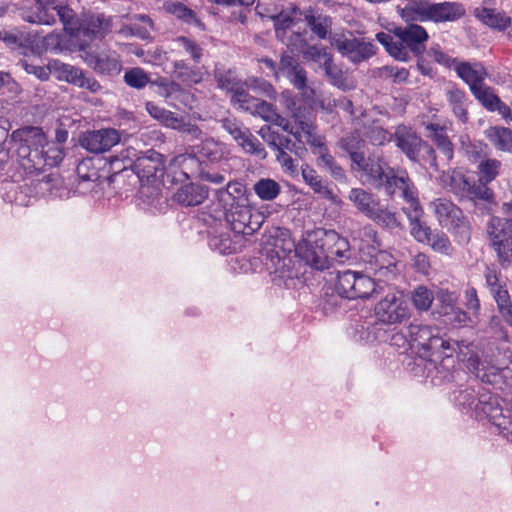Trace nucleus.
<instances>
[{
  "mask_svg": "<svg viewBox=\"0 0 512 512\" xmlns=\"http://www.w3.org/2000/svg\"><path fill=\"white\" fill-rule=\"evenodd\" d=\"M225 210L226 218L236 233L252 234L261 227L263 222V216L259 212L253 213L247 203L228 207Z\"/></svg>",
  "mask_w": 512,
  "mask_h": 512,
  "instance_id": "10",
  "label": "nucleus"
},
{
  "mask_svg": "<svg viewBox=\"0 0 512 512\" xmlns=\"http://www.w3.org/2000/svg\"><path fill=\"white\" fill-rule=\"evenodd\" d=\"M408 299L401 292L386 294L374 308L376 319L387 325L400 324L410 317Z\"/></svg>",
  "mask_w": 512,
  "mask_h": 512,
  "instance_id": "9",
  "label": "nucleus"
},
{
  "mask_svg": "<svg viewBox=\"0 0 512 512\" xmlns=\"http://www.w3.org/2000/svg\"><path fill=\"white\" fill-rule=\"evenodd\" d=\"M12 137L19 143L16 149L19 164L29 174L43 172L63 159L59 146L48 142L42 129L38 127L18 129L13 132Z\"/></svg>",
  "mask_w": 512,
  "mask_h": 512,
  "instance_id": "2",
  "label": "nucleus"
},
{
  "mask_svg": "<svg viewBox=\"0 0 512 512\" xmlns=\"http://www.w3.org/2000/svg\"><path fill=\"white\" fill-rule=\"evenodd\" d=\"M302 177L305 183L309 185L315 193L322 195L324 198L332 202L337 201L336 195L323 183L321 177L314 169L309 166L302 167Z\"/></svg>",
  "mask_w": 512,
  "mask_h": 512,
  "instance_id": "31",
  "label": "nucleus"
},
{
  "mask_svg": "<svg viewBox=\"0 0 512 512\" xmlns=\"http://www.w3.org/2000/svg\"><path fill=\"white\" fill-rule=\"evenodd\" d=\"M146 111L152 118L168 128L174 129L180 125L178 120L180 116H177L173 112L166 110L153 102L146 103Z\"/></svg>",
  "mask_w": 512,
  "mask_h": 512,
  "instance_id": "37",
  "label": "nucleus"
},
{
  "mask_svg": "<svg viewBox=\"0 0 512 512\" xmlns=\"http://www.w3.org/2000/svg\"><path fill=\"white\" fill-rule=\"evenodd\" d=\"M278 77L280 75L287 77L290 82L305 94L306 90V72L300 64L290 55H283L278 68Z\"/></svg>",
  "mask_w": 512,
  "mask_h": 512,
  "instance_id": "21",
  "label": "nucleus"
},
{
  "mask_svg": "<svg viewBox=\"0 0 512 512\" xmlns=\"http://www.w3.org/2000/svg\"><path fill=\"white\" fill-rule=\"evenodd\" d=\"M368 218L389 228H396L400 225L396 213L387 207L381 206L379 201L376 209L372 211Z\"/></svg>",
  "mask_w": 512,
  "mask_h": 512,
  "instance_id": "41",
  "label": "nucleus"
},
{
  "mask_svg": "<svg viewBox=\"0 0 512 512\" xmlns=\"http://www.w3.org/2000/svg\"><path fill=\"white\" fill-rule=\"evenodd\" d=\"M305 18L313 33L321 39L327 37L332 24L329 16L307 14Z\"/></svg>",
  "mask_w": 512,
  "mask_h": 512,
  "instance_id": "42",
  "label": "nucleus"
},
{
  "mask_svg": "<svg viewBox=\"0 0 512 512\" xmlns=\"http://www.w3.org/2000/svg\"><path fill=\"white\" fill-rule=\"evenodd\" d=\"M49 71L58 81L67 82L79 88H86L91 92H97L101 87L95 79L87 78L80 68L59 60L49 62Z\"/></svg>",
  "mask_w": 512,
  "mask_h": 512,
  "instance_id": "12",
  "label": "nucleus"
},
{
  "mask_svg": "<svg viewBox=\"0 0 512 512\" xmlns=\"http://www.w3.org/2000/svg\"><path fill=\"white\" fill-rule=\"evenodd\" d=\"M218 87L222 90L233 93L240 85L234 75L229 71L226 73L217 72L215 74Z\"/></svg>",
  "mask_w": 512,
  "mask_h": 512,
  "instance_id": "55",
  "label": "nucleus"
},
{
  "mask_svg": "<svg viewBox=\"0 0 512 512\" xmlns=\"http://www.w3.org/2000/svg\"><path fill=\"white\" fill-rule=\"evenodd\" d=\"M255 194L264 201L274 200L281 192L280 185L273 179L262 178L253 186Z\"/></svg>",
  "mask_w": 512,
  "mask_h": 512,
  "instance_id": "39",
  "label": "nucleus"
},
{
  "mask_svg": "<svg viewBox=\"0 0 512 512\" xmlns=\"http://www.w3.org/2000/svg\"><path fill=\"white\" fill-rule=\"evenodd\" d=\"M365 240L359 246L363 254H367V263L370 269L379 278L392 279L397 273V262L387 251L378 250L379 242L377 233L371 227L363 230Z\"/></svg>",
  "mask_w": 512,
  "mask_h": 512,
  "instance_id": "7",
  "label": "nucleus"
},
{
  "mask_svg": "<svg viewBox=\"0 0 512 512\" xmlns=\"http://www.w3.org/2000/svg\"><path fill=\"white\" fill-rule=\"evenodd\" d=\"M58 16L63 23L64 30L77 38L81 36L86 38L104 37L109 31L110 20L104 15L92 16L89 20L80 23L75 18V14L69 8L64 0H35V6L32 11L23 14L24 20L33 24L50 25L55 22Z\"/></svg>",
  "mask_w": 512,
  "mask_h": 512,
  "instance_id": "1",
  "label": "nucleus"
},
{
  "mask_svg": "<svg viewBox=\"0 0 512 512\" xmlns=\"http://www.w3.org/2000/svg\"><path fill=\"white\" fill-rule=\"evenodd\" d=\"M223 127L244 150V152L255 154L260 158L266 157L264 148L247 128H242L236 122L231 120L223 121Z\"/></svg>",
  "mask_w": 512,
  "mask_h": 512,
  "instance_id": "18",
  "label": "nucleus"
},
{
  "mask_svg": "<svg viewBox=\"0 0 512 512\" xmlns=\"http://www.w3.org/2000/svg\"><path fill=\"white\" fill-rule=\"evenodd\" d=\"M173 50L189 54L196 62H199L202 57V48L186 37H178L173 40Z\"/></svg>",
  "mask_w": 512,
  "mask_h": 512,
  "instance_id": "45",
  "label": "nucleus"
},
{
  "mask_svg": "<svg viewBox=\"0 0 512 512\" xmlns=\"http://www.w3.org/2000/svg\"><path fill=\"white\" fill-rule=\"evenodd\" d=\"M429 21H454L462 17L465 10L462 5L455 2L432 3Z\"/></svg>",
  "mask_w": 512,
  "mask_h": 512,
  "instance_id": "24",
  "label": "nucleus"
},
{
  "mask_svg": "<svg viewBox=\"0 0 512 512\" xmlns=\"http://www.w3.org/2000/svg\"><path fill=\"white\" fill-rule=\"evenodd\" d=\"M341 146L350 155L352 161V169L354 171L361 172V176L367 172V168L371 167V161H377L375 158H365L364 153L362 152L364 141L358 136H351L342 139Z\"/></svg>",
  "mask_w": 512,
  "mask_h": 512,
  "instance_id": "19",
  "label": "nucleus"
},
{
  "mask_svg": "<svg viewBox=\"0 0 512 512\" xmlns=\"http://www.w3.org/2000/svg\"><path fill=\"white\" fill-rule=\"evenodd\" d=\"M323 67L327 76L331 78L334 85L343 89L349 88V85L345 84L344 80L342 79V72L333 65L332 59L329 61V64H324Z\"/></svg>",
  "mask_w": 512,
  "mask_h": 512,
  "instance_id": "58",
  "label": "nucleus"
},
{
  "mask_svg": "<svg viewBox=\"0 0 512 512\" xmlns=\"http://www.w3.org/2000/svg\"><path fill=\"white\" fill-rule=\"evenodd\" d=\"M429 55L439 64H442L446 67H455V62H458L456 59L450 58L448 55L443 53L438 48L432 47L429 50Z\"/></svg>",
  "mask_w": 512,
  "mask_h": 512,
  "instance_id": "63",
  "label": "nucleus"
},
{
  "mask_svg": "<svg viewBox=\"0 0 512 512\" xmlns=\"http://www.w3.org/2000/svg\"><path fill=\"white\" fill-rule=\"evenodd\" d=\"M137 20L139 21V24L134 25L133 34L142 39L148 38L150 36V31L153 28L151 19L145 15H138Z\"/></svg>",
  "mask_w": 512,
  "mask_h": 512,
  "instance_id": "56",
  "label": "nucleus"
},
{
  "mask_svg": "<svg viewBox=\"0 0 512 512\" xmlns=\"http://www.w3.org/2000/svg\"><path fill=\"white\" fill-rule=\"evenodd\" d=\"M43 48L45 50L58 51L62 50L63 38L60 33H51L45 36L42 40Z\"/></svg>",
  "mask_w": 512,
  "mask_h": 512,
  "instance_id": "59",
  "label": "nucleus"
},
{
  "mask_svg": "<svg viewBox=\"0 0 512 512\" xmlns=\"http://www.w3.org/2000/svg\"><path fill=\"white\" fill-rule=\"evenodd\" d=\"M392 32L399 41H394L390 34L384 32L377 33L376 39L395 59L406 61L409 58L407 48L417 55L424 51V43L428 40V33L422 26L410 24L406 27H395Z\"/></svg>",
  "mask_w": 512,
  "mask_h": 512,
  "instance_id": "4",
  "label": "nucleus"
},
{
  "mask_svg": "<svg viewBox=\"0 0 512 512\" xmlns=\"http://www.w3.org/2000/svg\"><path fill=\"white\" fill-rule=\"evenodd\" d=\"M208 196L206 188L202 185L187 184L174 194V200L184 206L200 205Z\"/></svg>",
  "mask_w": 512,
  "mask_h": 512,
  "instance_id": "25",
  "label": "nucleus"
},
{
  "mask_svg": "<svg viewBox=\"0 0 512 512\" xmlns=\"http://www.w3.org/2000/svg\"><path fill=\"white\" fill-rule=\"evenodd\" d=\"M129 164L132 165L139 179L147 182L162 177L165 170L163 155L154 150H149L138 156L133 163L129 160Z\"/></svg>",
  "mask_w": 512,
  "mask_h": 512,
  "instance_id": "15",
  "label": "nucleus"
},
{
  "mask_svg": "<svg viewBox=\"0 0 512 512\" xmlns=\"http://www.w3.org/2000/svg\"><path fill=\"white\" fill-rule=\"evenodd\" d=\"M409 337L412 342L417 343L425 349H432L438 342L444 345V342L434 333L432 327L426 325L411 324L408 327Z\"/></svg>",
  "mask_w": 512,
  "mask_h": 512,
  "instance_id": "26",
  "label": "nucleus"
},
{
  "mask_svg": "<svg viewBox=\"0 0 512 512\" xmlns=\"http://www.w3.org/2000/svg\"><path fill=\"white\" fill-rule=\"evenodd\" d=\"M124 81L128 86L136 89H141L150 82L148 75L138 67L128 70L124 75Z\"/></svg>",
  "mask_w": 512,
  "mask_h": 512,
  "instance_id": "52",
  "label": "nucleus"
},
{
  "mask_svg": "<svg viewBox=\"0 0 512 512\" xmlns=\"http://www.w3.org/2000/svg\"><path fill=\"white\" fill-rule=\"evenodd\" d=\"M425 129L426 136L431 138L436 143L438 148L444 153L448 160L452 159L453 148L445 132V129L434 123L427 124Z\"/></svg>",
  "mask_w": 512,
  "mask_h": 512,
  "instance_id": "34",
  "label": "nucleus"
},
{
  "mask_svg": "<svg viewBox=\"0 0 512 512\" xmlns=\"http://www.w3.org/2000/svg\"><path fill=\"white\" fill-rule=\"evenodd\" d=\"M232 103L240 109L245 111H251L256 102V98L250 96L244 89L240 86L232 93L231 97Z\"/></svg>",
  "mask_w": 512,
  "mask_h": 512,
  "instance_id": "53",
  "label": "nucleus"
},
{
  "mask_svg": "<svg viewBox=\"0 0 512 512\" xmlns=\"http://www.w3.org/2000/svg\"><path fill=\"white\" fill-rule=\"evenodd\" d=\"M475 16L485 25L493 29L505 30L511 25V18L504 12L495 9H476Z\"/></svg>",
  "mask_w": 512,
  "mask_h": 512,
  "instance_id": "30",
  "label": "nucleus"
},
{
  "mask_svg": "<svg viewBox=\"0 0 512 512\" xmlns=\"http://www.w3.org/2000/svg\"><path fill=\"white\" fill-rule=\"evenodd\" d=\"M250 113L260 116L262 119L268 122H272L275 125H278L283 128V130L288 131L291 126L286 119L281 117L278 113H276L273 106L265 101L256 100L253 109Z\"/></svg>",
  "mask_w": 512,
  "mask_h": 512,
  "instance_id": "33",
  "label": "nucleus"
},
{
  "mask_svg": "<svg viewBox=\"0 0 512 512\" xmlns=\"http://www.w3.org/2000/svg\"><path fill=\"white\" fill-rule=\"evenodd\" d=\"M430 208L438 223L449 231L467 227V221L461 209L450 200L444 198L436 199L430 203Z\"/></svg>",
  "mask_w": 512,
  "mask_h": 512,
  "instance_id": "14",
  "label": "nucleus"
},
{
  "mask_svg": "<svg viewBox=\"0 0 512 512\" xmlns=\"http://www.w3.org/2000/svg\"><path fill=\"white\" fill-rule=\"evenodd\" d=\"M397 136V146L412 160L415 159L420 145L421 139L411 131L398 130L396 133Z\"/></svg>",
  "mask_w": 512,
  "mask_h": 512,
  "instance_id": "36",
  "label": "nucleus"
},
{
  "mask_svg": "<svg viewBox=\"0 0 512 512\" xmlns=\"http://www.w3.org/2000/svg\"><path fill=\"white\" fill-rule=\"evenodd\" d=\"M331 44L353 62L363 61L375 54L373 44L357 39L351 33L333 36Z\"/></svg>",
  "mask_w": 512,
  "mask_h": 512,
  "instance_id": "13",
  "label": "nucleus"
},
{
  "mask_svg": "<svg viewBox=\"0 0 512 512\" xmlns=\"http://www.w3.org/2000/svg\"><path fill=\"white\" fill-rule=\"evenodd\" d=\"M174 175L178 172L184 179L194 178L201 175L200 163L195 155L180 154L174 157L168 168Z\"/></svg>",
  "mask_w": 512,
  "mask_h": 512,
  "instance_id": "23",
  "label": "nucleus"
},
{
  "mask_svg": "<svg viewBox=\"0 0 512 512\" xmlns=\"http://www.w3.org/2000/svg\"><path fill=\"white\" fill-rule=\"evenodd\" d=\"M294 122L295 124L290 126L287 132L293 134L300 143L309 144L314 154L326 148L324 138L316 134L311 121L294 114Z\"/></svg>",
  "mask_w": 512,
  "mask_h": 512,
  "instance_id": "17",
  "label": "nucleus"
},
{
  "mask_svg": "<svg viewBox=\"0 0 512 512\" xmlns=\"http://www.w3.org/2000/svg\"><path fill=\"white\" fill-rule=\"evenodd\" d=\"M349 200L367 217L376 209L378 203V200L371 193L360 188H353L350 191Z\"/></svg>",
  "mask_w": 512,
  "mask_h": 512,
  "instance_id": "35",
  "label": "nucleus"
},
{
  "mask_svg": "<svg viewBox=\"0 0 512 512\" xmlns=\"http://www.w3.org/2000/svg\"><path fill=\"white\" fill-rule=\"evenodd\" d=\"M492 294L503 319L509 325H512V304L508 291L503 287H499Z\"/></svg>",
  "mask_w": 512,
  "mask_h": 512,
  "instance_id": "43",
  "label": "nucleus"
},
{
  "mask_svg": "<svg viewBox=\"0 0 512 512\" xmlns=\"http://www.w3.org/2000/svg\"><path fill=\"white\" fill-rule=\"evenodd\" d=\"M348 241L335 231L317 228L306 232L295 247L296 253L310 266L323 270L330 261L348 257Z\"/></svg>",
  "mask_w": 512,
  "mask_h": 512,
  "instance_id": "3",
  "label": "nucleus"
},
{
  "mask_svg": "<svg viewBox=\"0 0 512 512\" xmlns=\"http://www.w3.org/2000/svg\"><path fill=\"white\" fill-rule=\"evenodd\" d=\"M217 197L224 209L247 203L246 189L239 182L228 183L225 189L217 192Z\"/></svg>",
  "mask_w": 512,
  "mask_h": 512,
  "instance_id": "27",
  "label": "nucleus"
},
{
  "mask_svg": "<svg viewBox=\"0 0 512 512\" xmlns=\"http://www.w3.org/2000/svg\"><path fill=\"white\" fill-rule=\"evenodd\" d=\"M256 9L262 17H268L273 20L276 35L283 42H285V35L287 30H289L295 24L300 16L299 10L292 5L275 14H270L268 12L266 14L263 13L261 10L262 7L260 5H257Z\"/></svg>",
  "mask_w": 512,
  "mask_h": 512,
  "instance_id": "20",
  "label": "nucleus"
},
{
  "mask_svg": "<svg viewBox=\"0 0 512 512\" xmlns=\"http://www.w3.org/2000/svg\"><path fill=\"white\" fill-rule=\"evenodd\" d=\"M467 368L482 381L489 383L494 381L492 377H495L498 373V369L495 367H492L489 373L482 372L484 365L477 356H471L467 359Z\"/></svg>",
  "mask_w": 512,
  "mask_h": 512,
  "instance_id": "50",
  "label": "nucleus"
},
{
  "mask_svg": "<svg viewBox=\"0 0 512 512\" xmlns=\"http://www.w3.org/2000/svg\"><path fill=\"white\" fill-rule=\"evenodd\" d=\"M336 292L347 299H366L376 292L374 280L360 272L345 270L338 273Z\"/></svg>",
  "mask_w": 512,
  "mask_h": 512,
  "instance_id": "8",
  "label": "nucleus"
},
{
  "mask_svg": "<svg viewBox=\"0 0 512 512\" xmlns=\"http://www.w3.org/2000/svg\"><path fill=\"white\" fill-rule=\"evenodd\" d=\"M277 150V161L280 163L281 167L289 174H295L297 172V169L292 157L279 147H277Z\"/></svg>",
  "mask_w": 512,
  "mask_h": 512,
  "instance_id": "60",
  "label": "nucleus"
},
{
  "mask_svg": "<svg viewBox=\"0 0 512 512\" xmlns=\"http://www.w3.org/2000/svg\"><path fill=\"white\" fill-rule=\"evenodd\" d=\"M495 149L512 153V130L502 126H491L484 132Z\"/></svg>",
  "mask_w": 512,
  "mask_h": 512,
  "instance_id": "29",
  "label": "nucleus"
},
{
  "mask_svg": "<svg viewBox=\"0 0 512 512\" xmlns=\"http://www.w3.org/2000/svg\"><path fill=\"white\" fill-rule=\"evenodd\" d=\"M432 3L426 1V0H420L417 2H414L412 4L414 11L417 14V17L419 21L425 22L429 21L430 18V10H431Z\"/></svg>",
  "mask_w": 512,
  "mask_h": 512,
  "instance_id": "61",
  "label": "nucleus"
},
{
  "mask_svg": "<svg viewBox=\"0 0 512 512\" xmlns=\"http://www.w3.org/2000/svg\"><path fill=\"white\" fill-rule=\"evenodd\" d=\"M120 141V134L113 128L88 131L80 139L81 146L92 153L110 150Z\"/></svg>",
  "mask_w": 512,
  "mask_h": 512,
  "instance_id": "16",
  "label": "nucleus"
},
{
  "mask_svg": "<svg viewBox=\"0 0 512 512\" xmlns=\"http://www.w3.org/2000/svg\"><path fill=\"white\" fill-rule=\"evenodd\" d=\"M362 177H366L369 182L384 186L389 195L401 191L402 197L410 206L419 202L406 172L394 171L380 158H377V161H371V167L367 168V172Z\"/></svg>",
  "mask_w": 512,
  "mask_h": 512,
  "instance_id": "5",
  "label": "nucleus"
},
{
  "mask_svg": "<svg viewBox=\"0 0 512 512\" xmlns=\"http://www.w3.org/2000/svg\"><path fill=\"white\" fill-rule=\"evenodd\" d=\"M454 70L470 88V91L484 83L487 77L485 68L480 63L455 62Z\"/></svg>",
  "mask_w": 512,
  "mask_h": 512,
  "instance_id": "22",
  "label": "nucleus"
},
{
  "mask_svg": "<svg viewBox=\"0 0 512 512\" xmlns=\"http://www.w3.org/2000/svg\"><path fill=\"white\" fill-rule=\"evenodd\" d=\"M316 155H318L317 165L319 167H322L323 169L331 173L332 176H334L335 178L343 177V170L336 164L333 156L328 153L326 148L323 150H319V152L316 153Z\"/></svg>",
  "mask_w": 512,
  "mask_h": 512,
  "instance_id": "49",
  "label": "nucleus"
},
{
  "mask_svg": "<svg viewBox=\"0 0 512 512\" xmlns=\"http://www.w3.org/2000/svg\"><path fill=\"white\" fill-rule=\"evenodd\" d=\"M503 211L507 218L492 217L487 233L499 263L506 267L512 262V200L504 203Z\"/></svg>",
  "mask_w": 512,
  "mask_h": 512,
  "instance_id": "6",
  "label": "nucleus"
},
{
  "mask_svg": "<svg viewBox=\"0 0 512 512\" xmlns=\"http://www.w3.org/2000/svg\"><path fill=\"white\" fill-rule=\"evenodd\" d=\"M164 8L168 13L174 15L175 17L183 20L188 24L201 26V22L197 18L194 11L180 2H167L165 3Z\"/></svg>",
  "mask_w": 512,
  "mask_h": 512,
  "instance_id": "40",
  "label": "nucleus"
},
{
  "mask_svg": "<svg viewBox=\"0 0 512 512\" xmlns=\"http://www.w3.org/2000/svg\"><path fill=\"white\" fill-rule=\"evenodd\" d=\"M488 183L480 182L479 184H471L469 192L466 194V198L477 201H483L487 204L494 203V194L490 188L487 187Z\"/></svg>",
  "mask_w": 512,
  "mask_h": 512,
  "instance_id": "46",
  "label": "nucleus"
},
{
  "mask_svg": "<svg viewBox=\"0 0 512 512\" xmlns=\"http://www.w3.org/2000/svg\"><path fill=\"white\" fill-rule=\"evenodd\" d=\"M479 182L490 183L499 174L501 162L497 159H486L479 164Z\"/></svg>",
  "mask_w": 512,
  "mask_h": 512,
  "instance_id": "47",
  "label": "nucleus"
},
{
  "mask_svg": "<svg viewBox=\"0 0 512 512\" xmlns=\"http://www.w3.org/2000/svg\"><path fill=\"white\" fill-rule=\"evenodd\" d=\"M81 59L94 71L102 74H118L122 65L116 52L110 50L86 49L84 44H79Z\"/></svg>",
  "mask_w": 512,
  "mask_h": 512,
  "instance_id": "11",
  "label": "nucleus"
},
{
  "mask_svg": "<svg viewBox=\"0 0 512 512\" xmlns=\"http://www.w3.org/2000/svg\"><path fill=\"white\" fill-rule=\"evenodd\" d=\"M197 153L210 162H217L225 156L226 149L224 144L214 139H206L198 147Z\"/></svg>",
  "mask_w": 512,
  "mask_h": 512,
  "instance_id": "38",
  "label": "nucleus"
},
{
  "mask_svg": "<svg viewBox=\"0 0 512 512\" xmlns=\"http://www.w3.org/2000/svg\"><path fill=\"white\" fill-rule=\"evenodd\" d=\"M471 93L489 111H493V107L498 104L500 99L494 90L484 83L473 89Z\"/></svg>",
  "mask_w": 512,
  "mask_h": 512,
  "instance_id": "44",
  "label": "nucleus"
},
{
  "mask_svg": "<svg viewBox=\"0 0 512 512\" xmlns=\"http://www.w3.org/2000/svg\"><path fill=\"white\" fill-rule=\"evenodd\" d=\"M404 212L410 221L411 234L413 237L419 242H427L430 239L432 233L429 227L420 222V217L423 214L420 203L417 202L414 205H411L409 208H405Z\"/></svg>",
  "mask_w": 512,
  "mask_h": 512,
  "instance_id": "28",
  "label": "nucleus"
},
{
  "mask_svg": "<svg viewBox=\"0 0 512 512\" xmlns=\"http://www.w3.org/2000/svg\"><path fill=\"white\" fill-rule=\"evenodd\" d=\"M305 57L319 63L320 66L327 63L329 64V61L332 59L331 55L326 50L317 47L308 48L305 52Z\"/></svg>",
  "mask_w": 512,
  "mask_h": 512,
  "instance_id": "57",
  "label": "nucleus"
},
{
  "mask_svg": "<svg viewBox=\"0 0 512 512\" xmlns=\"http://www.w3.org/2000/svg\"><path fill=\"white\" fill-rule=\"evenodd\" d=\"M449 187L457 195L465 197L472 183L461 170H455L449 176Z\"/></svg>",
  "mask_w": 512,
  "mask_h": 512,
  "instance_id": "48",
  "label": "nucleus"
},
{
  "mask_svg": "<svg viewBox=\"0 0 512 512\" xmlns=\"http://www.w3.org/2000/svg\"><path fill=\"white\" fill-rule=\"evenodd\" d=\"M427 243L438 253L449 254L452 250L451 243L444 233L437 232L431 234Z\"/></svg>",
  "mask_w": 512,
  "mask_h": 512,
  "instance_id": "54",
  "label": "nucleus"
},
{
  "mask_svg": "<svg viewBox=\"0 0 512 512\" xmlns=\"http://www.w3.org/2000/svg\"><path fill=\"white\" fill-rule=\"evenodd\" d=\"M368 139L374 145H383L389 140V134L381 127H374L368 133Z\"/></svg>",
  "mask_w": 512,
  "mask_h": 512,
  "instance_id": "64",
  "label": "nucleus"
},
{
  "mask_svg": "<svg viewBox=\"0 0 512 512\" xmlns=\"http://www.w3.org/2000/svg\"><path fill=\"white\" fill-rule=\"evenodd\" d=\"M446 98L453 114L463 123L468 121V113L466 110L465 92L457 87H450L446 91Z\"/></svg>",
  "mask_w": 512,
  "mask_h": 512,
  "instance_id": "32",
  "label": "nucleus"
},
{
  "mask_svg": "<svg viewBox=\"0 0 512 512\" xmlns=\"http://www.w3.org/2000/svg\"><path fill=\"white\" fill-rule=\"evenodd\" d=\"M22 66L27 73L35 75L41 81L48 80L49 75L51 74L49 71V64L46 67H42L23 62Z\"/></svg>",
  "mask_w": 512,
  "mask_h": 512,
  "instance_id": "62",
  "label": "nucleus"
},
{
  "mask_svg": "<svg viewBox=\"0 0 512 512\" xmlns=\"http://www.w3.org/2000/svg\"><path fill=\"white\" fill-rule=\"evenodd\" d=\"M433 299V293L424 286L417 287L412 293L413 304L418 310H428Z\"/></svg>",
  "mask_w": 512,
  "mask_h": 512,
  "instance_id": "51",
  "label": "nucleus"
}]
</instances>
